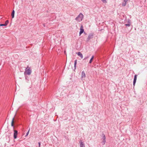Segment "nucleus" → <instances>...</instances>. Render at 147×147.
<instances>
[{
	"label": "nucleus",
	"mask_w": 147,
	"mask_h": 147,
	"mask_svg": "<svg viewBox=\"0 0 147 147\" xmlns=\"http://www.w3.org/2000/svg\"><path fill=\"white\" fill-rule=\"evenodd\" d=\"M31 72L32 71L30 69V68L28 66L25 69V71L24 72V74L25 75H30Z\"/></svg>",
	"instance_id": "f257e3e1"
},
{
	"label": "nucleus",
	"mask_w": 147,
	"mask_h": 147,
	"mask_svg": "<svg viewBox=\"0 0 147 147\" xmlns=\"http://www.w3.org/2000/svg\"><path fill=\"white\" fill-rule=\"evenodd\" d=\"M83 15L80 13L79 15L75 19L77 20H78L79 21H82V18H83Z\"/></svg>",
	"instance_id": "f03ea898"
},
{
	"label": "nucleus",
	"mask_w": 147,
	"mask_h": 147,
	"mask_svg": "<svg viewBox=\"0 0 147 147\" xmlns=\"http://www.w3.org/2000/svg\"><path fill=\"white\" fill-rule=\"evenodd\" d=\"M102 139L103 140L101 143L102 145H104L106 142V137L105 134L103 133L102 134Z\"/></svg>",
	"instance_id": "7ed1b4c3"
},
{
	"label": "nucleus",
	"mask_w": 147,
	"mask_h": 147,
	"mask_svg": "<svg viewBox=\"0 0 147 147\" xmlns=\"http://www.w3.org/2000/svg\"><path fill=\"white\" fill-rule=\"evenodd\" d=\"M94 36V33H90L88 35V37L87 39L86 42L90 40L93 38Z\"/></svg>",
	"instance_id": "20e7f679"
},
{
	"label": "nucleus",
	"mask_w": 147,
	"mask_h": 147,
	"mask_svg": "<svg viewBox=\"0 0 147 147\" xmlns=\"http://www.w3.org/2000/svg\"><path fill=\"white\" fill-rule=\"evenodd\" d=\"M83 33H85V32H84V29H83V26L82 25L80 27V31L79 32L80 36Z\"/></svg>",
	"instance_id": "39448f33"
},
{
	"label": "nucleus",
	"mask_w": 147,
	"mask_h": 147,
	"mask_svg": "<svg viewBox=\"0 0 147 147\" xmlns=\"http://www.w3.org/2000/svg\"><path fill=\"white\" fill-rule=\"evenodd\" d=\"M13 138L15 139L17 138V135L18 134V131L16 130H14Z\"/></svg>",
	"instance_id": "423d86ee"
},
{
	"label": "nucleus",
	"mask_w": 147,
	"mask_h": 147,
	"mask_svg": "<svg viewBox=\"0 0 147 147\" xmlns=\"http://www.w3.org/2000/svg\"><path fill=\"white\" fill-rule=\"evenodd\" d=\"M80 144V147H85V145L83 142H82L81 140H80L79 141Z\"/></svg>",
	"instance_id": "0eeeda50"
},
{
	"label": "nucleus",
	"mask_w": 147,
	"mask_h": 147,
	"mask_svg": "<svg viewBox=\"0 0 147 147\" xmlns=\"http://www.w3.org/2000/svg\"><path fill=\"white\" fill-rule=\"evenodd\" d=\"M16 120H14V117H13L11 121V126L13 127V129H14V127L13 123H14L16 122Z\"/></svg>",
	"instance_id": "6e6552de"
},
{
	"label": "nucleus",
	"mask_w": 147,
	"mask_h": 147,
	"mask_svg": "<svg viewBox=\"0 0 147 147\" xmlns=\"http://www.w3.org/2000/svg\"><path fill=\"white\" fill-rule=\"evenodd\" d=\"M137 76V75H135L134 76V81H133V85L134 86H135L136 82Z\"/></svg>",
	"instance_id": "1a4fd4ad"
},
{
	"label": "nucleus",
	"mask_w": 147,
	"mask_h": 147,
	"mask_svg": "<svg viewBox=\"0 0 147 147\" xmlns=\"http://www.w3.org/2000/svg\"><path fill=\"white\" fill-rule=\"evenodd\" d=\"M129 0H123V1L122 3V5L123 6H125L127 4V2Z\"/></svg>",
	"instance_id": "9d476101"
},
{
	"label": "nucleus",
	"mask_w": 147,
	"mask_h": 147,
	"mask_svg": "<svg viewBox=\"0 0 147 147\" xmlns=\"http://www.w3.org/2000/svg\"><path fill=\"white\" fill-rule=\"evenodd\" d=\"M78 55L81 57V59L83 58V56L82 54L80 52H79L77 53H76Z\"/></svg>",
	"instance_id": "9b49d317"
},
{
	"label": "nucleus",
	"mask_w": 147,
	"mask_h": 147,
	"mask_svg": "<svg viewBox=\"0 0 147 147\" xmlns=\"http://www.w3.org/2000/svg\"><path fill=\"white\" fill-rule=\"evenodd\" d=\"M86 77V74L84 73V71H83L82 72V76H81V78H85Z\"/></svg>",
	"instance_id": "f8f14e48"
},
{
	"label": "nucleus",
	"mask_w": 147,
	"mask_h": 147,
	"mask_svg": "<svg viewBox=\"0 0 147 147\" xmlns=\"http://www.w3.org/2000/svg\"><path fill=\"white\" fill-rule=\"evenodd\" d=\"M131 21L130 20H128V24H125V25L126 26H127L128 27H129L130 26L131 24Z\"/></svg>",
	"instance_id": "ddd939ff"
},
{
	"label": "nucleus",
	"mask_w": 147,
	"mask_h": 147,
	"mask_svg": "<svg viewBox=\"0 0 147 147\" xmlns=\"http://www.w3.org/2000/svg\"><path fill=\"white\" fill-rule=\"evenodd\" d=\"M15 11L14 10H13L12 11L11 14V16L12 18H13L14 16Z\"/></svg>",
	"instance_id": "4468645a"
},
{
	"label": "nucleus",
	"mask_w": 147,
	"mask_h": 147,
	"mask_svg": "<svg viewBox=\"0 0 147 147\" xmlns=\"http://www.w3.org/2000/svg\"><path fill=\"white\" fill-rule=\"evenodd\" d=\"M94 58V56H92V57L90 59V60L89 61V63H91L92 62Z\"/></svg>",
	"instance_id": "2eb2a0df"
},
{
	"label": "nucleus",
	"mask_w": 147,
	"mask_h": 147,
	"mask_svg": "<svg viewBox=\"0 0 147 147\" xmlns=\"http://www.w3.org/2000/svg\"><path fill=\"white\" fill-rule=\"evenodd\" d=\"M8 23H9V21L8 20H7L5 21V23L4 24H5V26H6L7 25Z\"/></svg>",
	"instance_id": "dca6fc26"
},
{
	"label": "nucleus",
	"mask_w": 147,
	"mask_h": 147,
	"mask_svg": "<svg viewBox=\"0 0 147 147\" xmlns=\"http://www.w3.org/2000/svg\"><path fill=\"white\" fill-rule=\"evenodd\" d=\"M77 59H76L75 60V61H74V65H76V64H77Z\"/></svg>",
	"instance_id": "f3484780"
},
{
	"label": "nucleus",
	"mask_w": 147,
	"mask_h": 147,
	"mask_svg": "<svg viewBox=\"0 0 147 147\" xmlns=\"http://www.w3.org/2000/svg\"><path fill=\"white\" fill-rule=\"evenodd\" d=\"M101 1L104 3H107V2L106 0H101Z\"/></svg>",
	"instance_id": "a211bd4d"
},
{
	"label": "nucleus",
	"mask_w": 147,
	"mask_h": 147,
	"mask_svg": "<svg viewBox=\"0 0 147 147\" xmlns=\"http://www.w3.org/2000/svg\"><path fill=\"white\" fill-rule=\"evenodd\" d=\"M29 131H30V129L28 130V131L26 133V134L25 136L26 137L28 135L29 133Z\"/></svg>",
	"instance_id": "6ab92c4d"
},
{
	"label": "nucleus",
	"mask_w": 147,
	"mask_h": 147,
	"mask_svg": "<svg viewBox=\"0 0 147 147\" xmlns=\"http://www.w3.org/2000/svg\"><path fill=\"white\" fill-rule=\"evenodd\" d=\"M5 26V24H0V26Z\"/></svg>",
	"instance_id": "aec40b11"
},
{
	"label": "nucleus",
	"mask_w": 147,
	"mask_h": 147,
	"mask_svg": "<svg viewBox=\"0 0 147 147\" xmlns=\"http://www.w3.org/2000/svg\"><path fill=\"white\" fill-rule=\"evenodd\" d=\"M89 57V56H87V57H85V58H84V59H83V60H84L86 59H87V58H88Z\"/></svg>",
	"instance_id": "412c9836"
},
{
	"label": "nucleus",
	"mask_w": 147,
	"mask_h": 147,
	"mask_svg": "<svg viewBox=\"0 0 147 147\" xmlns=\"http://www.w3.org/2000/svg\"><path fill=\"white\" fill-rule=\"evenodd\" d=\"M40 142H38V147H40Z\"/></svg>",
	"instance_id": "4be33fe9"
},
{
	"label": "nucleus",
	"mask_w": 147,
	"mask_h": 147,
	"mask_svg": "<svg viewBox=\"0 0 147 147\" xmlns=\"http://www.w3.org/2000/svg\"><path fill=\"white\" fill-rule=\"evenodd\" d=\"M76 65H74V69H76Z\"/></svg>",
	"instance_id": "5701e85b"
},
{
	"label": "nucleus",
	"mask_w": 147,
	"mask_h": 147,
	"mask_svg": "<svg viewBox=\"0 0 147 147\" xmlns=\"http://www.w3.org/2000/svg\"><path fill=\"white\" fill-rule=\"evenodd\" d=\"M85 35L86 34L85 33H84Z\"/></svg>",
	"instance_id": "b1692460"
},
{
	"label": "nucleus",
	"mask_w": 147,
	"mask_h": 147,
	"mask_svg": "<svg viewBox=\"0 0 147 147\" xmlns=\"http://www.w3.org/2000/svg\"><path fill=\"white\" fill-rule=\"evenodd\" d=\"M146 147H147V146H146Z\"/></svg>",
	"instance_id": "393cba45"
}]
</instances>
